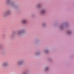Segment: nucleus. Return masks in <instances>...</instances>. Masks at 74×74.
I'll return each mask as SVG.
<instances>
[{"instance_id": "4", "label": "nucleus", "mask_w": 74, "mask_h": 74, "mask_svg": "<svg viewBox=\"0 0 74 74\" xmlns=\"http://www.w3.org/2000/svg\"><path fill=\"white\" fill-rule=\"evenodd\" d=\"M9 2H10V0H7L6 1V3H8Z\"/></svg>"}, {"instance_id": "1", "label": "nucleus", "mask_w": 74, "mask_h": 74, "mask_svg": "<svg viewBox=\"0 0 74 74\" xmlns=\"http://www.w3.org/2000/svg\"><path fill=\"white\" fill-rule=\"evenodd\" d=\"M10 14V12H6L3 14L4 15H8Z\"/></svg>"}, {"instance_id": "3", "label": "nucleus", "mask_w": 74, "mask_h": 74, "mask_svg": "<svg viewBox=\"0 0 74 74\" xmlns=\"http://www.w3.org/2000/svg\"><path fill=\"white\" fill-rule=\"evenodd\" d=\"M7 66V63H4L3 64V66L4 67H6Z\"/></svg>"}, {"instance_id": "5", "label": "nucleus", "mask_w": 74, "mask_h": 74, "mask_svg": "<svg viewBox=\"0 0 74 74\" xmlns=\"http://www.w3.org/2000/svg\"><path fill=\"white\" fill-rule=\"evenodd\" d=\"M18 64H22V62H18Z\"/></svg>"}, {"instance_id": "7", "label": "nucleus", "mask_w": 74, "mask_h": 74, "mask_svg": "<svg viewBox=\"0 0 74 74\" xmlns=\"http://www.w3.org/2000/svg\"><path fill=\"white\" fill-rule=\"evenodd\" d=\"M20 33H23V31L20 32Z\"/></svg>"}, {"instance_id": "6", "label": "nucleus", "mask_w": 74, "mask_h": 74, "mask_svg": "<svg viewBox=\"0 0 74 74\" xmlns=\"http://www.w3.org/2000/svg\"><path fill=\"white\" fill-rule=\"evenodd\" d=\"M44 11H42V14H43V13H44Z\"/></svg>"}, {"instance_id": "2", "label": "nucleus", "mask_w": 74, "mask_h": 74, "mask_svg": "<svg viewBox=\"0 0 74 74\" xmlns=\"http://www.w3.org/2000/svg\"><path fill=\"white\" fill-rule=\"evenodd\" d=\"M27 21H26V20H23L22 22V23H26L27 22Z\"/></svg>"}]
</instances>
